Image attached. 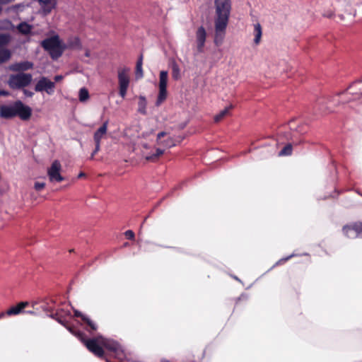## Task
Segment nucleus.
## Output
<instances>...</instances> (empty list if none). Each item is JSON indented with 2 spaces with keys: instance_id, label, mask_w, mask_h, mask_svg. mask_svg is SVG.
<instances>
[{
  "instance_id": "nucleus-1",
  "label": "nucleus",
  "mask_w": 362,
  "mask_h": 362,
  "mask_svg": "<svg viewBox=\"0 0 362 362\" xmlns=\"http://www.w3.org/2000/svg\"><path fill=\"white\" fill-rule=\"evenodd\" d=\"M32 115V109L21 100H16L10 105L0 106V117L11 119L16 116L22 120H28Z\"/></svg>"
},
{
  "instance_id": "nucleus-2",
  "label": "nucleus",
  "mask_w": 362,
  "mask_h": 362,
  "mask_svg": "<svg viewBox=\"0 0 362 362\" xmlns=\"http://www.w3.org/2000/svg\"><path fill=\"white\" fill-rule=\"evenodd\" d=\"M40 45L53 60L58 59L66 48L58 35L45 38L41 42Z\"/></svg>"
},
{
  "instance_id": "nucleus-3",
  "label": "nucleus",
  "mask_w": 362,
  "mask_h": 362,
  "mask_svg": "<svg viewBox=\"0 0 362 362\" xmlns=\"http://www.w3.org/2000/svg\"><path fill=\"white\" fill-rule=\"evenodd\" d=\"M32 80V74L19 73L11 75L8 81V84L13 89H20L30 85Z\"/></svg>"
},
{
  "instance_id": "nucleus-4",
  "label": "nucleus",
  "mask_w": 362,
  "mask_h": 362,
  "mask_svg": "<svg viewBox=\"0 0 362 362\" xmlns=\"http://www.w3.org/2000/svg\"><path fill=\"white\" fill-rule=\"evenodd\" d=\"M216 17L214 20L228 22L231 2L230 0H214Z\"/></svg>"
},
{
  "instance_id": "nucleus-5",
  "label": "nucleus",
  "mask_w": 362,
  "mask_h": 362,
  "mask_svg": "<svg viewBox=\"0 0 362 362\" xmlns=\"http://www.w3.org/2000/svg\"><path fill=\"white\" fill-rule=\"evenodd\" d=\"M55 83L50 81L47 77L42 76L35 86L36 92H45L49 95L54 93Z\"/></svg>"
},
{
  "instance_id": "nucleus-6",
  "label": "nucleus",
  "mask_w": 362,
  "mask_h": 362,
  "mask_svg": "<svg viewBox=\"0 0 362 362\" xmlns=\"http://www.w3.org/2000/svg\"><path fill=\"white\" fill-rule=\"evenodd\" d=\"M100 344L107 350L113 352L116 357L122 358L123 356V349L122 346L116 341L100 337Z\"/></svg>"
},
{
  "instance_id": "nucleus-7",
  "label": "nucleus",
  "mask_w": 362,
  "mask_h": 362,
  "mask_svg": "<svg viewBox=\"0 0 362 362\" xmlns=\"http://www.w3.org/2000/svg\"><path fill=\"white\" fill-rule=\"evenodd\" d=\"M215 34L214 42L216 46H220L225 38L226 30L228 22L214 20Z\"/></svg>"
},
{
  "instance_id": "nucleus-8",
  "label": "nucleus",
  "mask_w": 362,
  "mask_h": 362,
  "mask_svg": "<svg viewBox=\"0 0 362 362\" xmlns=\"http://www.w3.org/2000/svg\"><path fill=\"white\" fill-rule=\"evenodd\" d=\"M206 40V31L205 28L201 25L195 33L196 51L195 54L203 53L204 50L205 42Z\"/></svg>"
},
{
  "instance_id": "nucleus-9",
  "label": "nucleus",
  "mask_w": 362,
  "mask_h": 362,
  "mask_svg": "<svg viewBox=\"0 0 362 362\" xmlns=\"http://www.w3.org/2000/svg\"><path fill=\"white\" fill-rule=\"evenodd\" d=\"M82 341L86 348L95 356L98 357L103 356L104 351L103 348L100 346V337L98 338H92L88 339H82Z\"/></svg>"
},
{
  "instance_id": "nucleus-10",
  "label": "nucleus",
  "mask_w": 362,
  "mask_h": 362,
  "mask_svg": "<svg viewBox=\"0 0 362 362\" xmlns=\"http://www.w3.org/2000/svg\"><path fill=\"white\" fill-rule=\"evenodd\" d=\"M343 233L349 238H362V223L344 226Z\"/></svg>"
},
{
  "instance_id": "nucleus-11",
  "label": "nucleus",
  "mask_w": 362,
  "mask_h": 362,
  "mask_svg": "<svg viewBox=\"0 0 362 362\" xmlns=\"http://www.w3.org/2000/svg\"><path fill=\"white\" fill-rule=\"evenodd\" d=\"M61 164L59 160H54L48 169L47 175L51 182H62L64 177L60 174Z\"/></svg>"
},
{
  "instance_id": "nucleus-12",
  "label": "nucleus",
  "mask_w": 362,
  "mask_h": 362,
  "mask_svg": "<svg viewBox=\"0 0 362 362\" xmlns=\"http://www.w3.org/2000/svg\"><path fill=\"white\" fill-rule=\"evenodd\" d=\"M71 316V312L69 310H65L64 309H61L57 311L55 313H51L48 315V317L54 319L59 323L64 326L67 328L70 332H71V328L67 326L68 320H66V317Z\"/></svg>"
},
{
  "instance_id": "nucleus-13",
  "label": "nucleus",
  "mask_w": 362,
  "mask_h": 362,
  "mask_svg": "<svg viewBox=\"0 0 362 362\" xmlns=\"http://www.w3.org/2000/svg\"><path fill=\"white\" fill-rule=\"evenodd\" d=\"M130 69L127 67H123L118 69L119 86L129 87Z\"/></svg>"
},
{
  "instance_id": "nucleus-14",
  "label": "nucleus",
  "mask_w": 362,
  "mask_h": 362,
  "mask_svg": "<svg viewBox=\"0 0 362 362\" xmlns=\"http://www.w3.org/2000/svg\"><path fill=\"white\" fill-rule=\"evenodd\" d=\"M33 63L29 61L16 62L9 66L10 70L23 73L33 68Z\"/></svg>"
},
{
  "instance_id": "nucleus-15",
  "label": "nucleus",
  "mask_w": 362,
  "mask_h": 362,
  "mask_svg": "<svg viewBox=\"0 0 362 362\" xmlns=\"http://www.w3.org/2000/svg\"><path fill=\"white\" fill-rule=\"evenodd\" d=\"M40 8L45 15L52 12L57 6V0H38Z\"/></svg>"
},
{
  "instance_id": "nucleus-16",
  "label": "nucleus",
  "mask_w": 362,
  "mask_h": 362,
  "mask_svg": "<svg viewBox=\"0 0 362 362\" xmlns=\"http://www.w3.org/2000/svg\"><path fill=\"white\" fill-rule=\"evenodd\" d=\"M108 121L105 122L103 125L94 133L93 140L95 145L100 146L101 139L107 133Z\"/></svg>"
},
{
  "instance_id": "nucleus-17",
  "label": "nucleus",
  "mask_w": 362,
  "mask_h": 362,
  "mask_svg": "<svg viewBox=\"0 0 362 362\" xmlns=\"http://www.w3.org/2000/svg\"><path fill=\"white\" fill-rule=\"evenodd\" d=\"M30 6L28 3L21 2L13 4L7 8V11L13 14H19L23 12L27 8Z\"/></svg>"
},
{
  "instance_id": "nucleus-18",
  "label": "nucleus",
  "mask_w": 362,
  "mask_h": 362,
  "mask_svg": "<svg viewBox=\"0 0 362 362\" xmlns=\"http://www.w3.org/2000/svg\"><path fill=\"white\" fill-rule=\"evenodd\" d=\"M28 305V302H21L17 305L13 306L6 311L7 315H16L23 311V309Z\"/></svg>"
},
{
  "instance_id": "nucleus-19",
  "label": "nucleus",
  "mask_w": 362,
  "mask_h": 362,
  "mask_svg": "<svg viewBox=\"0 0 362 362\" xmlns=\"http://www.w3.org/2000/svg\"><path fill=\"white\" fill-rule=\"evenodd\" d=\"M18 31L23 35H28L31 33L33 25L27 22H21L16 27Z\"/></svg>"
},
{
  "instance_id": "nucleus-20",
  "label": "nucleus",
  "mask_w": 362,
  "mask_h": 362,
  "mask_svg": "<svg viewBox=\"0 0 362 362\" xmlns=\"http://www.w3.org/2000/svg\"><path fill=\"white\" fill-rule=\"evenodd\" d=\"M146 106L147 101L146 97L144 95H140L138 102V112L143 115H146L147 114Z\"/></svg>"
},
{
  "instance_id": "nucleus-21",
  "label": "nucleus",
  "mask_w": 362,
  "mask_h": 362,
  "mask_svg": "<svg viewBox=\"0 0 362 362\" xmlns=\"http://www.w3.org/2000/svg\"><path fill=\"white\" fill-rule=\"evenodd\" d=\"M254 34H255L254 42L256 45H258L260 42L261 37L262 35L261 25L258 23L255 24V25H254Z\"/></svg>"
},
{
  "instance_id": "nucleus-22",
  "label": "nucleus",
  "mask_w": 362,
  "mask_h": 362,
  "mask_svg": "<svg viewBox=\"0 0 362 362\" xmlns=\"http://www.w3.org/2000/svg\"><path fill=\"white\" fill-rule=\"evenodd\" d=\"M167 98V88H159V93L158 95V98L156 102V105L157 107L160 106L161 103L166 99Z\"/></svg>"
},
{
  "instance_id": "nucleus-23",
  "label": "nucleus",
  "mask_w": 362,
  "mask_h": 362,
  "mask_svg": "<svg viewBox=\"0 0 362 362\" xmlns=\"http://www.w3.org/2000/svg\"><path fill=\"white\" fill-rule=\"evenodd\" d=\"M11 53L8 49H0V64L10 59Z\"/></svg>"
},
{
  "instance_id": "nucleus-24",
  "label": "nucleus",
  "mask_w": 362,
  "mask_h": 362,
  "mask_svg": "<svg viewBox=\"0 0 362 362\" xmlns=\"http://www.w3.org/2000/svg\"><path fill=\"white\" fill-rule=\"evenodd\" d=\"M167 83H168V71H161L160 72L159 88H167Z\"/></svg>"
},
{
  "instance_id": "nucleus-25",
  "label": "nucleus",
  "mask_w": 362,
  "mask_h": 362,
  "mask_svg": "<svg viewBox=\"0 0 362 362\" xmlns=\"http://www.w3.org/2000/svg\"><path fill=\"white\" fill-rule=\"evenodd\" d=\"M232 108H233V106L230 105V106L226 107L225 109H223V110H221L218 114H217L214 117V121L216 122H220L223 117H225L227 115H228L230 110Z\"/></svg>"
},
{
  "instance_id": "nucleus-26",
  "label": "nucleus",
  "mask_w": 362,
  "mask_h": 362,
  "mask_svg": "<svg viewBox=\"0 0 362 362\" xmlns=\"http://www.w3.org/2000/svg\"><path fill=\"white\" fill-rule=\"evenodd\" d=\"M89 98V93L87 88H81L78 92V99L81 103H84Z\"/></svg>"
},
{
  "instance_id": "nucleus-27",
  "label": "nucleus",
  "mask_w": 362,
  "mask_h": 362,
  "mask_svg": "<svg viewBox=\"0 0 362 362\" xmlns=\"http://www.w3.org/2000/svg\"><path fill=\"white\" fill-rule=\"evenodd\" d=\"M164 153V150L160 148H156V153L148 155L145 157L146 160L154 161L158 158L160 156L163 155Z\"/></svg>"
},
{
  "instance_id": "nucleus-28",
  "label": "nucleus",
  "mask_w": 362,
  "mask_h": 362,
  "mask_svg": "<svg viewBox=\"0 0 362 362\" xmlns=\"http://www.w3.org/2000/svg\"><path fill=\"white\" fill-rule=\"evenodd\" d=\"M83 321L89 327V329H88V331H95L97 329V325L93 320H91L88 316H84Z\"/></svg>"
},
{
  "instance_id": "nucleus-29",
  "label": "nucleus",
  "mask_w": 362,
  "mask_h": 362,
  "mask_svg": "<svg viewBox=\"0 0 362 362\" xmlns=\"http://www.w3.org/2000/svg\"><path fill=\"white\" fill-rule=\"evenodd\" d=\"M172 76L175 80H177L180 77V70L179 66L175 62L172 64Z\"/></svg>"
},
{
  "instance_id": "nucleus-30",
  "label": "nucleus",
  "mask_w": 362,
  "mask_h": 362,
  "mask_svg": "<svg viewBox=\"0 0 362 362\" xmlns=\"http://www.w3.org/2000/svg\"><path fill=\"white\" fill-rule=\"evenodd\" d=\"M292 153V144H288L279 153L280 156H290Z\"/></svg>"
},
{
  "instance_id": "nucleus-31",
  "label": "nucleus",
  "mask_w": 362,
  "mask_h": 362,
  "mask_svg": "<svg viewBox=\"0 0 362 362\" xmlns=\"http://www.w3.org/2000/svg\"><path fill=\"white\" fill-rule=\"evenodd\" d=\"M10 41V36L6 34H0V47L6 45Z\"/></svg>"
},
{
  "instance_id": "nucleus-32",
  "label": "nucleus",
  "mask_w": 362,
  "mask_h": 362,
  "mask_svg": "<svg viewBox=\"0 0 362 362\" xmlns=\"http://www.w3.org/2000/svg\"><path fill=\"white\" fill-rule=\"evenodd\" d=\"M40 308H42V310L45 312L46 313H47V315L51 314V313H53V308H52L51 306H49L48 305L47 303H43L41 305H40Z\"/></svg>"
},
{
  "instance_id": "nucleus-33",
  "label": "nucleus",
  "mask_w": 362,
  "mask_h": 362,
  "mask_svg": "<svg viewBox=\"0 0 362 362\" xmlns=\"http://www.w3.org/2000/svg\"><path fill=\"white\" fill-rule=\"evenodd\" d=\"M294 256H296V255L294 253H293V254H291V255H289V256H288L286 257L281 258L278 262H276V263L275 264L274 266L281 264H283L284 262L288 261L289 259H291V257H293Z\"/></svg>"
},
{
  "instance_id": "nucleus-34",
  "label": "nucleus",
  "mask_w": 362,
  "mask_h": 362,
  "mask_svg": "<svg viewBox=\"0 0 362 362\" xmlns=\"http://www.w3.org/2000/svg\"><path fill=\"white\" fill-rule=\"evenodd\" d=\"M127 89H128V87L119 86V95L122 98H125V96L127 95Z\"/></svg>"
},
{
  "instance_id": "nucleus-35",
  "label": "nucleus",
  "mask_w": 362,
  "mask_h": 362,
  "mask_svg": "<svg viewBox=\"0 0 362 362\" xmlns=\"http://www.w3.org/2000/svg\"><path fill=\"white\" fill-rule=\"evenodd\" d=\"M81 45V42L78 38L76 37L72 42H69V46L70 47H77Z\"/></svg>"
},
{
  "instance_id": "nucleus-36",
  "label": "nucleus",
  "mask_w": 362,
  "mask_h": 362,
  "mask_svg": "<svg viewBox=\"0 0 362 362\" xmlns=\"http://www.w3.org/2000/svg\"><path fill=\"white\" fill-rule=\"evenodd\" d=\"M125 236L129 240H134V233L132 230H128L125 233Z\"/></svg>"
},
{
  "instance_id": "nucleus-37",
  "label": "nucleus",
  "mask_w": 362,
  "mask_h": 362,
  "mask_svg": "<svg viewBox=\"0 0 362 362\" xmlns=\"http://www.w3.org/2000/svg\"><path fill=\"white\" fill-rule=\"evenodd\" d=\"M136 76L138 78L143 77L142 66H136Z\"/></svg>"
},
{
  "instance_id": "nucleus-38",
  "label": "nucleus",
  "mask_w": 362,
  "mask_h": 362,
  "mask_svg": "<svg viewBox=\"0 0 362 362\" xmlns=\"http://www.w3.org/2000/svg\"><path fill=\"white\" fill-rule=\"evenodd\" d=\"M45 186V184L44 182H37L35 183V189L37 190V191H40L41 189H42Z\"/></svg>"
},
{
  "instance_id": "nucleus-39",
  "label": "nucleus",
  "mask_w": 362,
  "mask_h": 362,
  "mask_svg": "<svg viewBox=\"0 0 362 362\" xmlns=\"http://www.w3.org/2000/svg\"><path fill=\"white\" fill-rule=\"evenodd\" d=\"M100 146L95 145V149L93 151V152L90 156V160H93L94 158L95 155L100 151Z\"/></svg>"
},
{
  "instance_id": "nucleus-40",
  "label": "nucleus",
  "mask_w": 362,
  "mask_h": 362,
  "mask_svg": "<svg viewBox=\"0 0 362 362\" xmlns=\"http://www.w3.org/2000/svg\"><path fill=\"white\" fill-rule=\"evenodd\" d=\"M74 315L75 317H81L82 320H83V317L86 316L85 315H83L82 313L77 310H74Z\"/></svg>"
},
{
  "instance_id": "nucleus-41",
  "label": "nucleus",
  "mask_w": 362,
  "mask_h": 362,
  "mask_svg": "<svg viewBox=\"0 0 362 362\" xmlns=\"http://www.w3.org/2000/svg\"><path fill=\"white\" fill-rule=\"evenodd\" d=\"M23 93L25 96L29 97V98L33 97L34 95L33 92H32L29 90H27V89H23Z\"/></svg>"
},
{
  "instance_id": "nucleus-42",
  "label": "nucleus",
  "mask_w": 362,
  "mask_h": 362,
  "mask_svg": "<svg viewBox=\"0 0 362 362\" xmlns=\"http://www.w3.org/2000/svg\"><path fill=\"white\" fill-rule=\"evenodd\" d=\"M63 78H64V76L62 75H56L54 77V83L60 81L61 80L63 79Z\"/></svg>"
},
{
  "instance_id": "nucleus-43",
  "label": "nucleus",
  "mask_w": 362,
  "mask_h": 362,
  "mask_svg": "<svg viewBox=\"0 0 362 362\" xmlns=\"http://www.w3.org/2000/svg\"><path fill=\"white\" fill-rule=\"evenodd\" d=\"M14 1L15 0H0V5H6V4H10Z\"/></svg>"
},
{
  "instance_id": "nucleus-44",
  "label": "nucleus",
  "mask_w": 362,
  "mask_h": 362,
  "mask_svg": "<svg viewBox=\"0 0 362 362\" xmlns=\"http://www.w3.org/2000/svg\"><path fill=\"white\" fill-rule=\"evenodd\" d=\"M165 135H166V132H159L157 135V140L160 139L162 137H163Z\"/></svg>"
},
{
  "instance_id": "nucleus-45",
  "label": "nucleus",
  "mask_w": 362,
  "mask_h": 362,
  "mask_svg": "<svg viewBox=\"0 0 362 362\" xmlns=\"http://www.w3.org/2000/svg\"><path fill=\"white\" fill-rule=\"evenodd\" d=\"M136 66H142V56L141 55L139 59H138L137 62H136Z\"/></svg>"
},
{
  "instance_id": "nucleus-46",
  "label": "nucleus",
  "mask_w": 362,
  "mask_h": 362,
  "mask_svg": "<svg viewBox=\"0 0 362 362\" xmlns=\"http://www.w3.org/2000/svg\"><path fill=\"white\" fill-rule=\"evenodd\" d=\"M8 92L6 91V90H0V96H7L8 95Z\"/></svg>"
},
{
  "instance_id": "nucleus-47",
  "label": "nucleus",
  "mask_w": 362,
  "mask_h": 362,
  "mask_svg": "<svg viewBox=\"0 0 362 362\" xmlns=\"http://www.w3.org/2000/svg\"><path fill=\"white\" fill-rule=\"evenodd\" d=\"M165 145L169 146V147L175 146V144L171 141H168L167 143L165 144Z\"/></svg>"
},
{
  "instance_id": "nucleus-48",
  "label": "nucleus",
  "mask_w": 362,
  "mask_h": 362,
  "mask_svg": "<svg viewBox=\"0 0 362 362\" xmlns=\"http://www.w3.org/2000/svg\"><path fill=\"white\" fill-rule=\"evenodd\" d=\"M5 315H6V313H0V319L2 318L3 317H4Z\"/></svg>"
},
{
  "instance_id": "nucleus-49",
  "label": "nucleus",
  "mask_w": 362,
  "mask_h": 362,
  "mask_svg": "<svg viewBox=\"0 0 362 362\" xmlns=\"http://www.w3.org/2000/svg\"><path fill=\"white\" fill-rule=\"evenodd\" d=\"M83 176H85V173H80L78 175V177H82Z\"/></svg>"
},
{
  "instance_id": "nucleus-50",
  "label": "nucleus",
  "mask_w": 362,
  "mask_h": 362,
  "mask_svg": "<svg viewBox=\"0 0 362 362\" xmlns=\"http://www.w3.org/2000/svg\"><path fill=\"white\" fill-rule=\"evenodd\" d=\"M292 122H293V120L290 121L289 123H288V125H289L291 129H292V127L291 126Z\"/></svg>"
},
{
  "instance_id": "nucleus-51",
  "label": "nucleus",
  "mask_w": 362,
  "mask_h": 362,
  "mask_svg": "<svg viewBox=\"0 0 362 362\" xmlns=\"http://www.w3.org/2000/svg\"><path fill=\"white\" fill-rule=\"evenodd\" d=\"M356 192H357L359 195L362 196V193H361V192H360L359 191H358V190H357V191H356Z\"/></svg>"
},
{
  "instance_id": "nucleus-52",
  "label": "nucleus",
  "mask_w": 362,
  "mask_h": 362,
  "mask_svg": "<svg viewBox=\"0 0 362 362\" xmlns=\"http://www.w3.org/2000/svg\"><path fill=\"white\" fill-rule=\"evenodd\" d=\"M27 313H29V314H33L34 313L33 311H28Z\"/></svg>"
},
{
  "instance_id": "nucleus-53",
  "label": "nucleus",
  "mask_w": 362,
  "mask_h": 362,
  "mask_svg": "<svg viewBox=\"0 0 362 362\" xmlns=\"http://www.w3.org/2000/svg\"><path fill=\"white\" fill-rule=\"evenodd\" d=\"M300 143H302V141H300V142H299V143H295V142H293V144H300Z\"/></svg>"
},
{
  "instance_id": "nucleus-54",
  "label": "nucleus",
  "mask_w": 362,
  "mask_h": 362,
  "mask_svg": "<svg viewBox=\"0 0 362 362\" xmlns=\"http://www.w3.org/2000/svg\"><path fill=\"white\" fill-rule=\"evenodd\" d=\"M86 56H87V57H88V56H89V54H88V52H86Z\"/></svg>"
},
{
  "instance_id": "nucleus-55",
  "label": "nucleus",
  "mask_w": 362,
  "mask_h": 362,
  "mask_svg": "<svg viewBox=\"0 0 362 362\" xmlns=\"http://www.w3.org/2000/svg\"><path fill=\"white\" fill-rule=\"evenodd\" d=\"M234 278H235V279H236V280H239V279H238V277H236V276H235Z\"/></svg>"
}]
</instances>
